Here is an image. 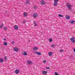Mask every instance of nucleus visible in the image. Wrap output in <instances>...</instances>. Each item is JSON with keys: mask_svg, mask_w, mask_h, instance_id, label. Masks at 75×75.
<instances>
[{"mask_svg": "<svg viewBox=\"0 0 75 75\" xmlns=\"http://www.w3.org/2000/svg\"><path fill=\"white\" fill-rule=\"evenodd\" d=\"M13 50L15 52H18V48L17 47H15L13 49Z\"/></svg>", "mask_w": 75, "mask_h": 75, "instance_id": "nucleus-2", "label": "nucleus"}, {"mask_svg": "<svg viewBox=\"0 0 75 75\" xmlns=\"http://www.w3.org/2000/svg\"><path fill=\"white\" fill-rule=\"evenodd\" d=\"M57 46V45L54 44H53L51 45V47L52 48H53V47H56Z\"/></svg>", "mask_w": 75, "mask_h": 75, "instance_id": "nucleus-10", "label": "nucleus"}, {"mask_svg": "<svg viewBox=\"0 0 75 75\" xmlns=\"http://www.w3.org/2000/svg\"><path fill=\"white\" fill-rule=\"evenodd\" d=\"M29 3V0H27V2H26V4H28Z\"/></svg>", "mask_w": 75, "mask_h": 75, "instance_id": "nucleus-30", "label": "nucleus"}, {"mask_svg": "<svg viewBox=\"0 0 75 75\" xmlns=\"http://www.w3.org/2000/svg\"><path fill=\"white\" fill-rule=\"evenodd\" d=\"M59 17H64V16L62 15H61L59 14Z\"/></svg>", "mask_w": 75, "mask_h": 75, "instance_id": "nucleus-25", "label": "nucleus"}, {"mask_svg": "<svg viewBox=\"0 0 75 75\" xmlns=\"http://www.w3.org/2000/svg\"><path fill=\"white\" fill-rule=\"evenodd\" d=\"M36 54L38 55H42L41 53L40 52H36Z\"/></svg>", "mask_w": 75, "mask_h": 75, "instance_id": "nucleus-4", "label": "nucleus"}, {"mask_svg": "<svg viewBox=\"0 0 75 75\" xmlns=\"http://www.w3.org/2000/svg\"><path fill=\"white\" fill-rule=\"evenodd\" d=\"M74 40V38H71L70 40L72 41L73 42H75V40Z\"/></svg>", "mask_w": 75, "mask_h": 75, "instance_id": "nucleus-6", "label": "nucleus"}, {"mask_svg": "<svg viewBox=\"0 0 75 75\" xmlns=\"http://www.w3.org/2000/svg\"><path fill=\"white\" fill-rule=\"evenodd\" d=\"M66 18L67 19H68V20H69V19L70 18L69 16H66Z\"/></svg>", "mask_w": 75, "mask_h": 75, "instance_id": "nucleus-16", "label": "nucleus"}, {"mask_svg": "<svg viewBox=\"0 0 75 75\" xmlns=\"http://www.w3.org/2000/svg\"><path fill=\"white\" fill-rule=\"evenodd\" d=\"M15 72L16 74H18L19 73V70L18 69H16L15 71Z\"/></svg>", "mask_w": 75, "mask_h": 75, "instance_id": "nucleus-7", "label": "nucleus"}, {"mask_svg": "<svg viewBox=\"0 0 75 75\" xmlns=\"http://www.w3.org/2000/svg\"><path fill=\"white\" fill-rule=\"evenodd\" d=\"M58 0H54V2L55 3H57V2H58Z\"/></svg>", "mask_w": 75, "mask_h": 75, "instance_id": "nucleus-29", "label": "nucleus"}, {"mask_svg": "<svg viewBox=\"0 0 75 75\" xmlns=\"http://www.w3.org/2000/svg\"><path fill=\"white\" fill-rule=\"evenodd\" d=\"M4 25L3 24H1L0 25V28H2L3 27Z\"/></svg>", "mask_w": 75, "mask_h": 75, "instance_id": "nucleus-15", "label": "nucleus"}, {"mask_svg": "<svg viewBox=\"0 0 75 75\" xmlns=\"http://www.w3.org/2000/svg\"><path fill=\"white\" fill-rule=\"evenodd\" d=\"M4 45L5 46H7V45L8 44L6 42H4Z\"/></svg>", "mask_w": 75, "mask_h": 75, "instance_id": "nucleus-18", "label": "nucleus"}, {"mask_svg": "<svg viewBox=\"0 0 75 75\" xmlns=\"http://www.w3.org/2000/svg\"><path fill=\"white\" fill-rule=\"evenodd\" d=\"M33 50H35V51H36V50H38V48L37 47H35L33 48Z\"/></svg>", "mask_w": 75, "mask_h": 75, "instance_id": "nucleus-14", "label": "nucleus"}, {"mask_svg": "<svg viewBox=\"0 0 75 75\" xmlns=\"http://www.w3.org/2000/svg\"><path fill=\"white\" fill-rule=\"evenodd\" d=\"M33 17L35 18H36L38 17V15L37 13H34L33 14Z\"/></svg>", "mask_w": 75, "mask_h": 75, "instance_id": "nucleus-3", "label": "nucleus"}, {"mask_svg": "<svg viewBox=\"0 0 75 75\" xmlns=\"http://www.w3.org/2000/svg\"><path fill=\"white\" fill-rule=\"evenodd\" d=\"M54 75H58V73L55 72L54 74Z\"/></svg>", "mask_w": 75, "mask_h": 75, "instance_id": "nucleus-28", "label": "nucleus"}, {"mask_svg": "<svg viewBox=\"0 0 75 75\" xmlns=\"http://www.w3.org/2000/svg\"><path fill=\"white\" fill-rule=\"evenodd\" d=\"M7 56H5L4 57L5 61H7Z\"/></svg>", "mask_w": 75, "mask_h": 75, "instance_id": "nucleus-23", "label": "nucleus"}, {"mask_svg": "<svg viewBox=\"0 0 75 75\" xmlns=\"http://www.w3.org/2000/svg\"><path fill=\"white\" fill-rule=\"evenodd\" d=\"M47 74V71H43V74H44V75H46Z\"/></svg>", "mask_w": 75, "mask_h": 75, "instance_id": "nucleus-9", "label": "nucleus"}, {"mask_svg": "<svg viewBox=\"0 0 75 75\" xmlns=\"http://www.w3.org/2000/svg\"><path fill=\"white\" fill-rule=\"evenodd\" d=\"M49 56H51V55H52V52H50L49 53Z\"/></svg>", "mask_w": 75, "mask_h": 75, "instance_id": "nucleus-20", "label": "nucleus"}, {"mask_svg": "<svg viewBox=\"0 0 75 75\" xmlns=\"http://www.w3.org/2000/svg\"><path fill=\"white\" fill-rule=\"evenodd\" d=\"M4 30L5 31H6L7 30V28L6 27H4Z\"/></svg>", "mask_w": 75, "mask_h": 75, "instance_id": "nucleus-17", "label": "nucleus"}, {"mask_svg": "<svg viewBox=\"0 0 75 75\" xmlns=\"http://www.w3.org/2000/svg\"><path fill=\"white\" fill-rule=\"evenodd\" d=\"M66 6L69 10H71V8H72V6L71 5V4L69 3L67 4L66 5Z\"/></svg>", "mask_w": 75, "mask_h": 75, "instance_id": "nucleus-1", "label": "nucleus"}, {"mask_svg": "<svg viewBox=\"0 0 75 75\" xmlns=\"http://www.w3.org/2000/svg\"><path fill=\"white\" fill-rule=\"evenodd\" d=\"M74 23L75 21L73 20L70 21V23H71V24H74Z\"/></svg>", "mask_w": 75, "mask_h": 75, "instance_id": "nucleus-12", "label": "nucleus"}, {"mask_svg": "<svg viewBox=\"0 0 75 75\" xmlns=\"http://www.w3.org/2000/svg\"><path fill=\"white\" fill-rule=\"evenodd\" d=\"M23 54L24 55H27V53L26 52H24V53Z\"/></svg>", "mask_w": 75, "mask_h": 75, "instance_id": "nucleus-21", "label": "nucleus"}, {"mask_svg": "<svg viewBox=\"0 0 75 75\" xmlns=\"http://www.w3.org/2000/svg\"><path fill=\"white\" fill-rule=\"evenodd\" d=\"M49 40L50 42H52V39H50Z\"/></svg>", "mask_w": 75, "mask_h": 75, "instance_id": "nucleus-27", "label": "nucleus"}, {"mask_svg": "<svg viewBox=\"0 0 75 75\" xmlns=\"http://www.w3.org/2000/svg\"><path fill=\"white\" fill-rule=\"evenodd\" d=\"M24 17H27V13L25 12L24 14Z\"/></svg>", "mask_w": 75, "mask_h": 75, "instance_id": "nucleus-11", "label": "nucleus"}, {"mask_svg": "<svg viewBox=\"0 0 75 75\" xmlns=\"http://www.w3.org/2000/svg\"><path fill=\"white\" fill-rule=\"evenodd\" d=\"M46 62V60H44L43 62V63H45V62Z\"/></svg>", "mask_w": 75, "mask_h": 75, "instance_id": "nucleus-31", "label": "nucleus"}, {"mask_svg": "<svg viewBox=\"0 0 75 75\" xmlns=\"http://www.w3.org/2000/svg\"><path fill=\"white\" fill-rule=\"evenodd\" d=\"M45 68H46L47 69H50V67H46Z\"/></svg>", "mask_w": 75, "mask_h": 75, "instance_id": "nucleus-32", "label": "nucleus"}, {"mask_svg": "<svg viewBox=\"0 0 75 75\" xmlns=\"http://www.w3.org/2000/svg\"><path fill=\"white\" fill-rule=\"evenodd\" d=\"M0 62H1V63H2L3 62V59H2V58L0 59Z\"/></svg>", "mask_w": 75, "mask_h": 75, "instance_id": "nucleus-19", "label": "nucleus"}, {"mask_svg": "<svg viewBox=\"0 0 75 75\" xmlns=\"http://www.w3.org/2000/svg\"><path fill=\"white\" fill-rule=\"evenodd\" d=\"M34 8H35V9H37V7L35 6H34L33 7Z\"/></svg>", "mask_w": 75, "mask_h": 75, "instance_id": "nucleus-33", "label": "nucleus"}, {"mask_svg": "<svg viewBox=\"0 0 75 75\" xmlns=\"http://www.w3.org/2000/svg\"><path fill=\"white\" fill-rule=\"evenodd\" d=\"M41 4L42 5H44L45 4V2L43 0H42L41 1Z\"/></svg>", "mask_w": 75, "mask_h": 75, "instance_id": "nucleus-5", "label": "nucleus"}, {"mask_svg": "<svg viewBox=\"0 0 75 75\" xmlns=\"http://www.w3.org/2000/svg\"><path fill=\"white\" fill-rule=\"evenodd\" d=\"M63 51H64V50L62 49H61L59 50L60 52H63Z\"/></svg>", "mask_w": 75, "mask_h": 75, "instance_id": "nucleus-26", "label": "nucleus"}, {"mask_svg": "<svg viewBox=\"0 0 75 75\" xmlns=\"http://www.w3.org/2000/svg\"><path fill=\"white\" fill-rule=\"evenodd\" d=\"M27 62L28 64H32V62H31V61H30V60H28Z\"/></svg>", "mask_w": 75, "mask_h": 75, "instance_id": "nucleus-8", "label": "nucleus"}, {"mask_svg": "<svg viewBox=\"0 0 75 75\" xmlns=\"http://www.w3.org/2000/svg\"><path fill=\"white\" fill-rule=\"evenodd\" d=\"M23 24H24L25 23V21H24L23 22Z\"/></svg>", "mask_w": 75, "mask_h": 75, "instance_id": "nucleus-35", "label": "nucleus"}, {"mask_svg": "<svg viewBox=\"0 0 75 75\" xmlns=\"http://www.w3.org/2000/svg\"><path fill=\"white\" fill-rule=\"evenodd\" d=\"M34 25L35 26H37V23L35 22H34Z\"/></svg>", "mask_w": 75, "mask_h": 75, "instance_id": "nucleus-22", "label": "nucleus"}, {"mask_svg": "<svg viewBox=\"0 0 75 75\" xmlns=\"http://www.w3.org/2000/svg\"><path fill=\"white\" fill-rule=\"evenodd\" d=\"M74 52H75V49H74Z\"/></svg>", "mask_w": 75, "mask_h": 75, "instance_id": "nucleus-37", "label": "nucleus"}, {"mask_svg": "<svg viewBox=\"0 0 75 75\" xmlns=\"http://www.w3.org/2000/svg\"><path fill=\"white\" fill-rule=\"evenodd\" d=\"M14 41H13L12 42V44H14Z\"/></svg>", "mask_w": 75, "mask_h": 75, "instance_id": "nucleus-36", "label": "nucleus"}, {"mask_svg": "<svg viewBox=\"0 0 75 75\" xmlns=\"http://www.w3.org/2000/svg\"><path fill=\"white\" fill-rule=\"evenodd\" d=\"M54 6H57V3H55L54 4Z\"/></svg>", "mask_w": 75, "mask_h": 75, "instance_id": "nucleus-24", "label": "nucleus"}, {"mask_svg": "<svg viewBox=\"0 0 75 75\" xmlns=\"http://www.w3.org/2000/svg\"><path fill=\"white\" fill-rule=\"evenodd\" d=\"M4 41H6V38H4Z\"/></svg>", "mask_w": 75, "mask_h": 75, "instance_id": "nucleus-34", "label": "nucleus"}, {"mask_svg": "<svg viewBox=\"0 0 75 75\" xmlns=\"http://www.w3.org/2000/svg\"><path fill=\"white\" fill-rule=\"evenodd\" d=\"M14 28L16 30H18V27L17 26H14Z\"/></svg>", "mask_w": 75, "mask_h": 75, "instance_id": "nucleus-13", "label": "nucleus"}]
</instances>
